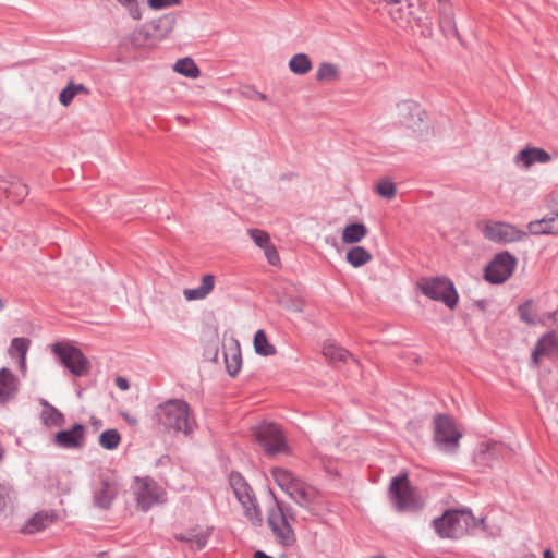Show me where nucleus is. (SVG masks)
Returning <instances> with one entry per match:
<instances>
[{
  "label": "nucleus",
  "mask_w": 558,
  "mask_h": 558,
  "mask_svg": "<svg viewBox=\"0 0 558 558\" xmlns=\"http://www.w3.org/2000/svg\"><path fill=\"white\" fill-rule=\"evenodd\" d=\"M153 428L158 433L191 436L196 420L190 404L183 399H169L159 403L151 413Z\"/></svg>",
  "instance_id": "obj_1"
},
{
  "label": "nucleus",
  "mask_w": 558,
  "mask_h": 558,
  "mask_svg": "<svg viewBox=\"0 0 558 558\" xmlns=\"http://www.w3.org/2000/svg\"><path fill=\"white\" fill-rule=\"evenodd\" d=\"M271 475L276 484L301 508L311 515H318L323 495L315 486L304 482L291 471L283 468H272Z\"/></svg>",
  "instance_id": "obj_2"
},
{
  "label": "nucleus",
  "mask_w": 558,
  "mask_h": 558,
  "mask_svg": "<svg viewBox=\"0 0 558 558\" xmlns=\"http://www.w3.org/2000/svg\"><path fill=\"white\" fill-rule=\"evenodd\" d=\"M388 499L393 509L399 512H416L423 509L424 500L403 472L391 478L388 487Z\"/></svg>",
  "instance_id": "obj_3"
},
{
  "label": "nucleus",
  "mask_w": 558,
  "mask_h": 558,
  "mask_svg": "<svg viewBox=\"0 0 558 558\" xmlns=\"http://www.w3.org/2000/svg\"><path fill=\"white\" fill-rule=\"evenodd\" d=\"M274 499L275 507L268 511L267 523L278 543L283 547H290L296 542L291 526L296 520L295 511L290 505L279 501L276 496Z\"/></svg>",
  "instance_id": "obj_4"
},
{
  "label": "nucleus",
  "mask_w": 558,
  "mask_h": 558,
  "mask_svg": "<svg viewBox=\"0 0 558 558\" xmlns=\"http://www.w3.org/2000/svg\"><path fill=\"white\" fill-rule=\"evenodd\" d=\"M416 288L428 299L440 301L451 310L458 304L459 294L447 277H422L416 281Z\"/></svg>",
  "instance_id": "obj_5"
},
{
  "label": "nucleus",
  "mask_w": 558,
  "mask_h": 558,
  "mask_svg": "<svg viewBox=\"0 0 558 558\" xmlns=\"http://www.w3.org/2000/svg\"><path fill=\"white\" fill-rule=\"evenodd\" d=\"M471 521H475V517L470 510L450 509L434 519L433 525L440 537L459 538L466 533Z\"/></svg>",
  "instance_id": "obj_6"
},
{
  "label": "nucleus",
  "mask_w": 558,
  "mask_h": 558,
  "mask_svg": "<svg viewBox=\"0 0 558 558\" xmlns=\"http://www.w3.org/2000/svg\"><path fill=\"white\" fill-rule=\"evenodd\" d=\"M462 434L457 429L453 418L448 414L434 416V441L439 450L456 453L460 446Z\"/></svg>",
  "instance_id": "obj_7"
},
{
  "label": "nucleus",
  "mask_w": 558,
  "mask_h": 558,
  "mask_svg": "<svg viewBox=\"0 0 558 558\" xmlns=\"http://www.w3.org/2000/svg\"><path fill=\"white\" fill-rule=\"evenodd\" d=\"M253 436L269 457L287 452L289 449L283 432L276 423H260L253 428Z\"/></svg>",
  "instance_id": "obj_8"
},
{
  "label": "nucleus",
  "mask_w": 558,
  "mask_h": 558,
  "mask_svg": "<svg viewBox=\"0 0 558 558\" xmlns=\"http://www.w3.org/2000/svg\"><path fill=\"white\" fill-rule=\"evenodd\" d=\"M51 351L57 355L62 365L76 377H84L90 371V362L81 349L65 342H56Z\"/></svg>",
  "instance_id": "obj_9"
},
{
  "label": "nucleus",
  "mask_w": 558,
  "mask_h": 558,
  "mask_svg": "<svg viewBox=\"0 0 558 558\" xmlns=\"http://www.w3.org/2000/svg\"><path fill=\"white\" fill-rule=\"evenodd\" d=\"M517 264V257L508 251L497 253L486 265L484 279L492 284H501L512 276Z\"/></svg>",
  "instance_id": "obj_10"
},
{
  "label": "nucleus",
  "mask_w": 558,
  "mask_h": 558,
  "mask_svg": "<svg viewBox=\"0 0 558 558\" xmlns=\"http://www.w3.org/2000/svg\"><path fill=\"white\" fill-rule=\"evenodd\" d=\"M119 492L120 482L117 475L113 473L101 474L99 484L94 489V506L102 510L110 509Z\"/></svg>",
  "instance_id": "obj_11"
},
{
  "label": "nucleus",
  "mask_w": 558,
  "mask_h": 558,
  "mask_svg": "<svg viewBox=\"0 0 558 558\" xmlns=\"http://www.w3.org/2000/svg\"><path fill=\"white\" fill-rule=\"evenodd\" d=\"M140 487L135 493L136 506L143 511H148L153 506L165 502L163 489L150 477L140 480Z\"/></svg>",
  "instance_id": "obj_12"
},
{
  "label": "nucleus",
  "mask_w": 558,
  "mask_h": 558,
  "mask_svg": "<svg viewBox=\"0 0 558 558\" xmlns=\"http://www.w3.org/2000/svg\"><path fill=\"white\" fill-rule=\"evenodd\" d=\"M483 234L489 241L506 244L520 241L524 235V232L512 225L495 221L489 222L484 227Z\"/></svg>",
  "instance_id": "obj_13"
},
{
  "label": "nucleus",
  "mask_w": 558,
  "mask_h": 558,
  "mask_svg": "<svg viewBox=\"0 0 558 558\" xmlns=\"http://www.w3.org/2000/svg\"><path fill=\"white\" fill-rule=\"evenodd\" d=\"M558 356V335L555 330L544 333L537 340L532 351V362L538 365L543 357L553 359Z\"/></svg>",
  "instance_id": "obj_14"
},
{
  "label": "nucleus",
  "mask_w": 558,
  "mask_h": 558,
  "mask_svg": "<svg viewBox=\"0 0 558 558\" xmlns=\"http://www.w3.org/2000/svg\"><path fill=\"white\" fill-rule=\"evenodd\" d=\"M399 122L408 129L418 128L425 117L422 107L412 100H404L398 105Z\"/></svg>",
  "instance_id": "obj_15"
},
{
  "label": "nucleus",
  "mask_w": 558,
  "mask_h": 558,
  "mask_svg": "<svg viewBox=\"0 0 558 558\" xmlns=\"http://www.w3.org/2000/svg\"><path fill=\"white\" fill-rule=\"evenodd\" d=\"M549 207L553 216L530 222V232L534 234H558V192L551 195Z\"/></svg>",
  "instance_id": "obj_16"
},
{
  "label": "nucleus",
  "mask_w": 558,
  "mask_h": 558,
  "mask_svg": "<svg viewBox=\"0 0 558 558\" xmlns=\"http://www.w3.org/2000/svg\"><path fill=\"white\" fill-rule=\"evenodd\" d=\"M85 441V426L75 423L70 429L59 430L54 435V444L64 449L82 448Z\"/></svg>",
  "instance_id": "obj_17"
},
{
  "label": "nucleus",
  "mask_w": 558,
  "mask_h": 558,
  "mask_svg": "<svg viewBox=\"0 0 558 558\" xmlns=\"http://www.w3.org/2000/svg\"><path fill=\"white\" fill-rule=\"evenodd\" d=\"M211 531L213 527H207L203 531H198L197 527H192L185 532L175 533L174 538L179 542L189 543L192 547L201 550L207 545Z\"/></svg>",
  "instance_id": "obj_18"
},
{
  "label": "nucleus",
  "mask_w": 558,
  "mask_h": 558,
  "mask_svg": "<svg viewBox=\"0 0 558 558\" xmlns=\"http://www.w3.org/2000/svg\"><path fill=\"white\" fill-rule=\"evenodd\" d=\"M19 389V379L11 369L3 367L0 369V403H5L12 399Z\"/></svg>",
  "instance_id": "obj_19"
},
{
  "label": "nucleus",
  "mask_w": 558,
  "mask_h": 558,
  "mask_svg": "<svg viewBox=\"0 0 558 558\" xmlns=\"http://www.w3.org/2000/svg\"><path fill=\"white\" fill-rule=\"evenodd\" d=\"M230 486L241 505L251 502V498L254 497L253 490L244 476L239 472H231L229 476Z\"/></svg>",
  "instance_id": "obj_20"
},
{
  "label": "nucleus",
  "mask_w": 558,
  "mask_h": 558,
  "mask_svg": "<svg viewBox=\"0 0 558 558\" xmlns=\"http://www.w3.org/2000/svg\"><path fill=\"white\" fill-rule=\"evenodd\" d=\"M147 23L151 32H154L155 38L161 41L173 31L177 24V16L173 13H167Z\"/></svg>",
  "instance_id": "obj_21"
},
{
  "label": "nucleus",
  "mask_w": 558,
  "mask_h": 558,
  "mask_svg": "<svg viewBox=\"0 0 558 558\" xmlns=\"http://www.w3.org/2000/svg\"><path fill=\"white\" fill-rule=\"evenodd\" d=\"M439 27L446 37H459L451 3L439 7Z\"/></svg>",
  "instance_id": "obj_22"
},
{
  "label": "nucleus",
  "mask_w": 558,
  "mask_h": 558,
  "mask_svg": "<svg viewBox=\"0 0 558 558\" xmlns=\"http://www.w3.org/2000/svg\"><path fill=\"white\" fill-rule=\"evenodd\" d=\"M130 41L134 47L145 48V47H154L159 43L157 38H155L154 32H151L148 23L143 24L141 27L136 28L130 37Z\"/></svg>",
  "instance_id": "obj_23"
},
{
  "label": "nucleus",
  "mask_w": 558,
  "mask_h": 558,
  "mask_svg": "<svg viewBox=\"0 0 558 558\" xmlns=\"http://www.w3.org/2000/svg\"><path fill=\"white\" fill-rule=\"evenodd\" d=\"M215 287V277L210 274L203 276L201 286L194 289H184L183 294L186 300H203L205 299Z\"/></svg>",
  "instance_id": "obj_24"
},
{
  "label": "nucleus",
  "mask_w": 558,
  "mask_h": 558,
  "mask_svg": "<svg viewBox=\"0 0 558 558\" xmlns=\"http://www.w3.org/2000/svg\"><path fill=\"white\" fill-rule=\"evenodd\" d=\"M518 159L523 162L524 166L530 167L535 162L546 163L551 160V156L538 147H529L520 150Z\"/></svg>",
  "instance_id": "obj_25"
},
{
  "label": "nucleus",
  "mask_w": 558,
  "mask_h": 558,
  "mask_svg": "<svg viewBox=\"0 0 558 558\" xmlns=\"http://www.w3.org/2000/svg\"><path fill=\"white\" fill-rule=\"evenodd\" d=\"M497 459V444H481L474 456V461L480 466H492L493 462L496 461Z\"/></svg>",
  "instance_id": "obj_26"
},
{
  "label": "nucleus",
  "mask_w": 558,
  "mask_h": 558,
  "mask_svg": "<svg viewBox=\"0 0 558 558\" xmlns=\"http://www.w3.org/2000/svg\"><path fill=\"white\" fill-rule=\"evenodd\" d=\"M368 233L367 227L363 222H353L344 227L342 231V242L354 244L361 242Z\"/></svg>",
  "instance_id": "obj_27"
},
{
  "label": "nucleus",
  "mask_w": 558,
  "mask_h": 558,
  "mask_svg": "<svg viewBox=\"0 0 558 558\" xmlns=\"http://www.w3.org/2000/svg\"><path fill=\"white\" fill-rule=\"evenodd\" d=\"M225 363L227 373L231 377H235L242 365L241 349L238 342H235L234 347L230 348L229 352H225Z\"/></svg>",
  "instance_id": "obj_28"
},
{
  "label": "nucleus",
  "mask_w": 558,
  "mask_h": 558,
  "mask_svg": "<svg viewBox=\"0 0 558 558\" xmlns=\"http://www.w3.org/2000/svg\"><path fill=\"white\" fill-rule=\"evenodd\" d=\"M372 258V254L363 246H352L345 254L347 262L354 268L366 265Z\"/></svg>",
  "instance_id": "obj_29"
},
{
  "label": "nucleus",
  "mask_w": 558,
  "mask_h": 558,
  "mask_svg": "<svg viewBox=\"0 0 558 558\" xmlns=\"http://www.w3.org/2000/svg\"><path fill=\"white\" fill-rule=\"evenodd\" d=\"M323 354L327 360L331 362L345 363L349 359H351L354 363L357 362L348 350L337 347L333 343H325L323 347Z\"/></svg>",
  "instance_id": "obj_30"
},
{
  "label": "nucleus",
  "mask_w": 558,
  "mask_h": 558,
  "mask_svg": "<svg viewBox=\"0 0 558 558\" xmlns=\"http://www.w3.org/2000/svg\"><path fill=\"white\" fill-rule=\"evenodd\" d=\"M313 63L310 57L304 53H295L289 61V69L293 74L305 75L312 70Z\"/></svg>",
  "instance_id": "obj_31"
},
{
  "label": "nucleus",
  "mask_w": 558,
  "mask_h": 558,
  "mask_svg": "<svg viewBox=\"0 0 558 558\" xmlns=\"http://www.w3.org/2000/svg\"><path fill=\"white\" fill-rule=\"evenodd\" d=\"M315 78L318 82H333L340 80L338 65L327 61L319 63Z\"/></svg>",
  "instance_id": "obj_32"
},
{
  "label": "nucleus",
  "mask_w": 558,
  "mask_h": 558,
  "mask_svg": "<svg viewBox=\"0 0 558 558\" xmlns=\"http://www.w3.org/2000/svg\"><path fill=\"white\" fill-rule=\"evenodd\" d=\"M173 70L189 78H197L201 75V70L198 69L197 64L192 58L189 57L179 59L175 62Z\"/></svg>",
  "instance_id": "obj_33"
},
{
  "label": "nucleus",
  "mask_w": 558,
  "mask_h": 558,
  "mask_svg": "<svg viewBox=\"0 0 558 558\" xmlns=\"http://www.w3.org/2000/svg\"><path fill=\"white\" fill-rule=\"evenodd\" d=\"M254 349L258 355L270 356L276 354V348L268 342L267 336L263 329L256 331L254 336Z\"/></svg>",
  "instance_id": "obj_34"
},
{
  "label": "nucleus",
  "mask_w": 558,
  "mask_h": 558,
  "mask_svg": "<svg viewBox=\"0 0 558 558\" xmlns=\"http://www.w3.org/2000/svg\"><path fill=\"white\" fill-rule=\"evenodd\" d=\"M518 314L520 319L526 325L535 326L536 324L542 323L536 318L534 302L532 299L524 301L518 306Z\"/></svg>",
  "instance_id": "obj_35"
},
{
  "label": "nucleus",
  "mask_w": 558,
  "mask_h": 558,
  "mask_svg": "<svg viewBox=\"0 0 558 558\" xmlns=\"http://www.w3.org/2000/svg\"><path fill=\"white\" fill-rule=\"evenodd\" d=\"M49 514L47 512H38L27 521V523L23 527V532L29 534L39 532L47 526Z\"/></svg>",
  "instance_id": "obj_36"
},
{
  "label": "nucleus",
  "mask_w": 558,
  "mask_h": 558,
  "mask_svg": "<svg viewBox=\"0 0 558 558\" xmlns=\"http://www.w3.org/2000/svg\"><path fill=\"white\" fill-rule=\"evenodd\" d=\"M40 418L46 426H62L65 423V417L56 407L50 410H43Z\"/></svg>",
  "instance_id": "obj_37"
},
{
  "label": "nucleus",
  "mask_w": 558,
  "mask_h": 558,
  "mask_svg": "<svg viewBox=\"0 0 558 558\" xmlns=\"http://www.w3.org/2000/svg\"><path fill=\"white\" fill-rule=\"evenodd\" d=\"M98 441L104 449L113 450L119 446L121 436L117 429H106L100 434Z\"/></svg>",
  "instance_id": "obj_38"
},
{
  "label": "nucleus",
  "mask_w": 558,
  "mask_h": 558,
  "mask_svg": "<svg viewBox=\"0 0 558 558\" xmlns=\"http://www.w3.org/2000/svg\"><path fill=\"white\" fill-rule=\"evenodd\" d=\"M29 340L22 337L13 338L11 341V345L9 352L11 355L16 353L21 357V366L25 365V357L28 350Z\"/></svg>",
  "instance_id": "obj_39"
},
{
  "label": "nucleus",
  "mask_w": 558,
  "mask_h": 558,
  "mask_svg": "<svg viewBox=\"0 0 558 558\" xmlns=\"http://www.w3.org/2000/svg\"><path fill=\"white\" fill-rule=\"evenodd\" d=\"M245 509V515L252 521L254 525L263 523L262 511L256 502L255 496L251 498V502L242 505Z\"/></svg>",
  "instance_id": "obj_40"
},
{
  "label": "nucleus",
  "mask_w": 558,
  "mask_h": 558,
  "mask_svg": "<svg viewBox=\"0 0 558 558\" xmlns=\"http://www.w3.org/2000/svg\"><path fill=\"white\" fill-rule=\"evenodd\" d=\"M8 196L13 197L15 202H21L28 194V187L25 183L20 181L11 182L9 187L5 189Z\"/></svg>",
  "instance_id": "obj_41"
},
{
  "label": "nucleus",
  "mask_w": 558,
  "mask_h": 558,
  "mask_svg": "<svg viewBox=\"0 0 558 558\" xmlns=\"http://www.w3.org/2000/svg\"><path fill=\"white\" fill-rule=\"evenodd\" d=\"M376 193L384 198L392 199L397 194L395 183L389 179L380 180L375 189Z\"/></svg>",
  "instance_id": "obj_42"
},
{
  "label": "nucleus",
  "mask_w": 558,
  "mask_h": 558,
  "mask_svg": "<svg viewBox=\"0 0 558 558\" xmlns=\"http://www.w3.org/2000/svg\"><path fill=\"white\" fill-rule=\"evenodd\" d=\"M247 232H248L251 239L253 240V242L258 247L264 250L265 247H267L268 245L271 244L270 236L266 231L259 230V229H248Z\"/></svg>",
  "instance_id": "obj_43"
},
{
  "label": "nucleus",
  "mask_w": 558,
  "mask_h": 558,
  "mask_svg": "<svg viewBox=\"0 0 558 558\" xmlns=\"http://www.w3.org/2000/svg\"><path fill=\"white\" fill-rule=\"evenodd\" d=\"M182 0H147L149 8L161 10L181 4Z\"/></svg>",
  "instance_id": "obj_44"
},
{
  "label": "nucleus",
  "mask_w": 558,
  "mask_h": 558,
  "mask_svg": "<svg viewBox=\"0 0 558 558\" xmlns=\"http://www.w3.org/2000/svg\"><path fill=\"white\" fill-rule=\"evenodd\" d=\"M76 96L73 87L70 85V83L60 92L59 94V101L61 105L68 107L73 98Z\"/></svg>",
  "instance_id": "obj_45"
},
{
  "label": "nucleus",
  "mask_w": 558,
  "mask_h": 558,
  "mask_svg": "<svg viewBox=\"0 0 558 558\" xmlns=\"http://www.w3.org/2000/svg\"><path fill=\"white\" fill-rule=\"evenodd\" d=\"M264 253H265V256L270 265L277 266L280 264L279 253L272 244L265 247Z\"/></svg>",
  "instance_id": "obj_46"
},
{
  "label": "nucleus",
  "mask_w": 558,
  "mask_h": 558,
  "mask_svg": "<svg viewBox=\"0 0 558 558\" xmlns=\"http://www.w3.org/2000/svg\"><path fill=\"white\" fill-rule=\"evenodd\" d=\"M11 495V487L9 485L0 483V510H3L9 500Z\"/></svg>",
  "instance_id": "obj_47"
},
{
  "label": "nucleus",
  "mask_w": 558,
  "mask_h": 558,
  "mask_svg": "<svg viewBox=\"0 0 558 558\" xmlns=\"http://www.w3.org/2000/svg\"><path fill=\"white\" fill-rule=\"evenodd\" d=\"M134 20L142 19V12L137 0H132L128 7H125Z\"/></svg>",
  "instance_id": "obj_48"
},
{
  "label": "nucleus",
  "mask_w": 558,
  "mask_h": 558,
  "mask_svg": "<svg viewBox=\"0 0 558 558\" xmlns=\"http://www.w3.org/2000/svg\"><path fill=\"white\" fill-rule=\"evenodd\" d=\"M116 386L121 390H128L130 388V383L125 377H117L116 378Z\"/></svg>",
  "instance_id": "obj_49"
},
{
  "label": "nucleus",
  "mask_w": 558,
  "mask_h": 558,
  "mask_svg": "<svg viewBox=\"0 0 558 558\" xmlns=\"http://www.w3.org/2000/svg\"><path fill=\"white\" fill-rule=\"evenodd\" d=\"M70 85L73 87L76 95L80 93H83L86 95L89 94L88 88L84 84H75L73 82H70Z\"/></svg>",
  "instance_id": "obj_50"
},
{
  "label": "nucleus",
  "mask_w": 558,
  "mask_h": 558,
  "mask_svg": "<svg viewBox=\"0 0 558 558\" xmlns=\"http://www.w3.org/2000/svg\"><path fill=\"white\" fill-rule=\"evenodd\" d=\"M475 305H476L481 311H486V308H487V301H486V300H484V299L477 300V301H475Z\"/></svg>",
  "instance_id": "obj_51"
},
{
  "label": "nucleus",
  "mask_w": 558,
  "mask_h": 558,
  "mask_svg": "<svg viewBox=\"0 0 558 558\" xmlns=\"http://www.w3.org/2000/svg\"><path fill=\"white\" fill-rule=\"evenodd\" d=\"M477 525H481V526H483V529H486V526H485V519L481 518L480 520L475 519V521H471L470 526L474 527V526H477Z\"/></svg>",
  "instance_id": "obj_52"
},
{
  "label": "nucleus",
  "mask_w": 558,
  "mask_h": 558,
  "mask_svg": "<svg viewBox=\"0 0 558 558\" xmlns=\"http://www.w3.org/2000/svg\"><path fill=\"white\" fill-rule=\"evenodd\" d=\"M254 558H274L272 556H269L267 555L265 551L263 550H256L254 553Z\"/></svg>",
  "instance_id": "obj_53"
},
{
  "label": "nucleus",
  "mask_w": 558,
  "mask_h": 558,
  "mask_svg": "<svg viewBox=\"0 0 558 558\" xmlns=\"http://www.w3.org/2000/svg\"><path fill=\"white\" fill-rule=\"evenodd\" d=\"M543 558H555V555L551 549L546 548L543 553Z\"/></svg>",
  "instance_id": "obj_54"
},
{
  "label": "nucleus",
  "mask_w": 558,
  "mask_h": 558,
  "mask_svg": "<svg viewBox=\"0 0 558 558\" xmlns=\"http://www.w3.org/2000/svg\"><path fill=\"white\" fill-rule=\"evenodd\" d=\"M40 404L44 407V410H50L51 407H53L52 404H50L47 400L45 399H41L40 400Z\"/></svg>",
  "instance_id": "obj_55"
},
{
  "label": "nucleus",
  "mask_w": 558,
  "mask_h": 558,
  "mask_svg": "<svg viewBox=\"0 0 558 558\" xmlns=\"http://www.w3.org/2000/svg\"><path fill=\"white\" fill-rule=\"evenodd\" d=\"M256 96L259 100L262 101H267L268 100V97L267 95L263 94V93H259V92H256Z\"/></svg>",
  "instance_id": "obj_56"
},
{
  "label": "nucleus",
  "mask_w": 558,
  "mask_h": 558,
  "mask_svg": "<svg viewBox=\"0 0 558 558\" xmlns=\"http://www.w3.org/2000/svg\"><path fill=\"white\" fill-rule=\"evenodd\" d=\"M217 357H218V348L215 347L214 348V352H213V357L210 359L211 361L216 362L217 361Z\"/></svg>",
  "instance_id": "obj_57"
},
{
  "label": "nucleus",
  "mask_w": 558,
  "mask_h": 558,
  "mask_svg": "<svg viewBox=\"0 0 558 558\" xmlns=\"http://www.w3.org/2000/svg\"><path fill=\"white\" fill-rule=\"evenodd\" d=\"M384 2H386L387 4H398L400 3L402 0H383Z\"/></svg>",
  "instance_id": "obj_58"
},
{
  "label": "nucleus",
  "mask_w": 558,
  "mask_h": 558,
  "mask_svg": "<svg viewBox=\"0 0 558 558\" xmlns=\"http://www.w3.org/2000/svg\"><path fill=\"white\" fill-rule=\"evenodd\" d=\"M123 7H128L132 0H117Z\"/></svg>",
  "instance_id": "obj_59"
},
{
  "label": "nucleus",
  "mask_w": 558,
  "mask_h": 558,
  "mask_svg": "<svg viewBox=\"0 0 558 558\" xmlns=\"http://www.w3.org/2000/svg\"><path fill=\"white\" fill-rule=\"evenodd\" d=\"M4 307H5V301L2 298H0V311L4 310Z\"/></svg>",
  "instance_id": "obj_60"
},
{
  "label": "nucleus",
  "mask_w": 558,
  "mask_h": 558,
  "mask_svg": "<svg viewBox=\"0 0 558 558\" xmlns=\"http://www.w3.org/2000/svg\"><path fill=\"white\" fill-rule=\"evenodd\" d=\"M126 420H128V422H129L130 424H132V425H136V424H137V420H135V418H129V417H126Z\"/></svg>",
  "instance_id": "obj_61"
},
{
  "label": "nucleus",
  "mask_w": 558,
  "mask_h": 558,
  "mask_svg": "<svg viewBox=\"0 0 558 558\" xmlns=\"http://www.w3.org/2000/svg\"><path fill=\"white\" fill-rule=\"evenodd\" d=\"M4 458V450L0 447V461Z\"/></svg>",
  "instance_id": "obj_62"
},
{
  "label": "nucleus",
  "mask_w": 558,
  "mask_h": 558,
  "mask_svg": "<svg viewBox=\"0 0 558 558\" xmlns=\"http://www.w3.org/2000/svg\"><path fill=\"white\" fill-rule=\"evenodd\" d=\"M437 2L439 3V7L445 3H450L449 0H437Z\"/></svg>",
  "instance_id": "obj_63"
}]
</instances>
